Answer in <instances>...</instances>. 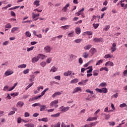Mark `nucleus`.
Listing matches in <instances>:
<instances>
[{"label":"nucleus","instance_id":"obj_7","mask_svg":"<svg viewBox=\"0 0 127 127\" xmlns=\"http://www.w3.org/2000/svg\"><path fill=\"white\" fill-rule=\"evenodd\" d=\"M96 53V49L95 48H91L90 50H89V58H91V57H92L93 56V55H94V54H95V53Z\"/></svg>","mask_w":127,"mask_h":127},{"label":"nucleus","instance_id":"obj_36","mask_svg":"<svg viewBox=\"0 0 127 127\" xmlns=\"http://www.w3.org/2000/svg\"><path fill=\"white\" fill-rule=\"evenodd\" d=\"M103 59H101L100 60H99L98 61H97L96 64V65L97 66L98 65H100V64L103 63Z\"/></svg>","mask_w":127,"mask_h":127},{"label":"nucleus","instance_id":"obj_25","mask_svg":"<svg viewBox=\"0 0 127 127\" xmlns=\"http://www.w3.org/2000/svg\"><path fill=\"white\" fill-rule=\"evenodd\" d=\"M58 68H56V67H55V66H53V67H52L51 70H50V72H56V71H57L58 70Z\"/></svg>","mask_w":127,"mask_h":127},{"label":"nucleus","instance_id":"obj_62","mask_svg":"<svg viewBox=\"0 0 127 127\" xmlns=\"http://www.w3.org/2000/svg\"><path fill=\"white\" fill-rule=\"evenodd\" d=\"M88 79H86L85 80H83V81H82V82L83 83V85H86L87 82H88Z\"/></svg>","mask_w":127,"mask_h":127},{"label":"nucleus","instance_id":"obj_28","mask_svg":"<svg viewBox=\"0 0 127 127\" xmlns=\"http://www.w3.org/2000/svg\"><path fill=\"white\" fill-rule=\"evenodd\" d=\"M19 27H13L11 30V32L12 33H14V32H15V31H17Z\"/></svg>","mask_w":127,"mask_h":127},{"label":"nucleus","instance_id":"obj_30","mask_svg":"<svg viewBox=\"0 0 127 127\" xmlns=\"http://www.w3.org/2000/svg\"><path fill=\"white\" fill-rule=\"evenodd\" d=\"M39 107H40V111H44V110H45V109H46V106H45L44 105H42L40 104V106H39Z\"/></svg>","mask_w":127,"mask_h":127},{"label":"nucleus","instance_id":"obj_57","mask_svg":"<svg viewBox=\"0 0 127 127\" xmlns=\"http://www.w3.org/2000/svg\"><path fill=\"white\" fill-rule=\"evenodd\" d=\"M111 116L109 114L108 115H107V114L105 115V119L106 120H109Z\"/></svg>","mask_w":127,"mask_h":127},{"label":"nucleus","instance_id":"obj_8","mask_svg":"<svg viewBox=\"0 0 127 127\" xmlns=\"http://www.w3.org/2000/svg\"><path fill=\"white\" fill-rule=\"evenodd\" d=\"M60 109L62 113H64L65 112H67V111L69 110V107H64L62 106L60 108Z\"/></svg>","mask_w":127,"mask_h":127},{"label":"nucleus","instance_id":"obj_56","mask_svg":"<svg viewBox=\"0 0 127 127\" xmlns=\"http://www.w3.org/2000/svg\"><path fill=\"white\" fill-rule=\"evenodd\" d=\"M110 28V26L109 25H107V26L105 27V28H104V30L105 31H108V30H109Z\"/></svg>","mask_w":127,"mask_h":127},{"label":"nucleus","instance_id":"obj_53","mask_svg":"<svg viewBox=\"0 0 127 127\" xmlns=\"http://www.w3.org/2000/svg\"><path fill=\"white\" fill-rule=\"evenodd\" d=\"M93 76H98L99 75V73L96 70H95L94 71H93Z\"/></svg>","mask_w":127,"mask_h":127},{"label":"nucleus","instance_id":"obj_47","mask_svg":"<svg viewBox=\"0 0 127 127\" xmlns=\"http://www.w3.org/2000/svg\"><path fill=\"white\" fill-rule=\"evenodd\" d=\"M5 28H7V29H8V28H11V25L10 23H8L7 24H6Z\"/></svg>","mask_w":127,"mask_h":127},{"label":"nucleus","instance_id":"obj_1","mask_svg":"<svg viewBox=\"0 0 127 127\" xmlns=\"http://www.w3.org/2000/svg\"><path fill=\"white\" fill-rule=\"evenodd\" d=\"M106 86H107V83L105 82L101 83L99 85V86L104 87L102 88V89H99L98 88H96V89H95V90L96 91V92H97V93H106L108 92V90L107 88H106Z\"/></svg>","mask_w":127,"mask_h":127},{"label":"nucleus","instance_id":"obj_42","mask_svg":"<svg viewBox=\"0 0 127 127\" xmlns=\"http://www.w3.org/2000/svg\"><path fill=\"white\" fill-rule=\"evenodd\" d=\"M61 126H62V127H70V125H65V124H64V123L63 122L62 123Z\"/></svg>","mask_w":127,"mask_h":127},{"label":"nucleus","instance_id":"obj_10","mask_svg":"<svg viewBox=\"0 0 127 127\" xmlns=\"http://www.w3.org/2000/svg\"><path fill=\"white\" fill-rule=\"evenodd\" d=\"M111 50L112 52H115L117 50V44L116 43H113Z\"/></svg>","mask_w":127,"mask_h":127},{"label":"nucleus","instance_id":"obj_52","mask_svg":"<svg viewBox=\"0 0 127 127\" xmlns=\"http://www.w3.org/2000/svg\"><path fill=\"white\" fill-rule=\"evenodd\" d=\"M33 84L34 82L30 83V84H29V85H28V86H27V87H26V90H28V89H29V88H30V87L33 86Z\"/></svg>","mask_w":127,"mask_h":127},{"label":"nucleus","instance_id":"obj_55","mask_svg":"<svg viewBox=\"0 0 127 127\" xmlns=\"http://www.w3.org/2000/svg\"><path fill=\"white\" fill-rule=\"evenodd\" d=\"M29 72V69H26V70H24V71H23V73L24 74H28Z\"/></svg>","mask_w":127,"mask_h":127},{"label":"nucleus","instance_id":"obj_33","mask_svg":"<svg viewBox=\"0 0 127 127\" xmlns=\"http://www.w3.org/2000/svg\"><path fill=\"white\" fill-rule=\"evenodd\" d=\"M52 61V57H49L47 59L46 63L47 64H50V63H51Z\"/></svg>","mask_w":127,"mask_h":127},{"label":"nucleus","instance_id":"obj_35","mask_svg":"<svg viewBox=\"0 0 127 127\" xmlns=\"http://www.w3.org/2000/svg\"><path fill=\"white\" fill-rule=\"evenodd\" d=\"M70 26V25H65L64 26H61V28H63V29L66 30V29L69 28Z\"/></svg>","mask_w":127,"mask_h":127},{"label":"nucleus","instance_id":"obj_23","mask_svg":"<svg viewBox=\"0 0 127 127\" xmlns=\"http://www.w3.org/2000/svg\"><path fill=\"white\" fill-rule=\"evenodd\" d=\"M25 127H35V125L34 124H32V123H30L29 124H25Z\"/></svg>","mask_w":127,"mask_h":127},{"label":"nucleus","instance_id":"obj_40","mask_svg":"<svg viewBox=\"0 0 127 127\" xmlns=\"http://www.w3.org/2000/svg\"><path fill=\"white\" fill-rule=\"evenodd\" d=\"M25 35L27 37H30V36H31V33H30V32H29V31H26L25 32Z\"/></svg>","mask_w":127,"mask_h":127},{"label":"nucleus","instance_id":"obj_2","mask_svg":"<svg viewBox=\"0 0 127 127\" xmlns=\"http://www.w3.org/2000/svg\"><path fill=\"white\" fill-rule=\"evenodd\" d=\"M49 89V88H46V89H45L43 92H41V95H40L39 96L33 97L32 98H30L29 100V102H32V101H35V100H37L38 99H40L42 96H44V95L45 94V93L48 91Z\"/></svg>","mask_w":127,"mask_h":127},{"label":"nucleus","instance_id":"obj_44","mask_svg":"<svg viewBox=\"0 0 127 127\" xmlns=\"http://www.w3.org/2000/svg\"><path fill=\"white\" fill-rule=\"evenodd\" d=\"M86 92L87 93H90L91 95H93L94 94L93 91H91V90H90L89 89H87V90H86Z\"/></svg>","mask_w":127,"mask_h":127},{"label":"nucleus","instance_id":"obj_49","mask_svg":"<svg viewBox=\"0 0 127 127\" xmlns=\"http://www.w3.org/2000/svg\"><path fill=\"white\" fill-rule=\"evenodd\" d=\"M61 123L60 122H58L57 124H56V125H54V127H61Z\"/></svg>","mask_w":127,"mask_h":127},{"label":"nucleus","instance_id":"obj_45","mask_svg":"<svg viewBox=\"0 0 127 127\" xmlns=\"http://www.w3.org/2000/svg\"><path fill=\"white\" fill-rule=\"evenodd\" d=\"M46 64H47L46 62H45L44 61H43L40 63V65H41V66H42V67H45Z\"/></svg>","mask_w":127,"mask_h":127},{"label":"nucleus","instance_id":"obj_16","mask_svg":"<svg viewBox=\"0 0 127 127\" xmlns=\"http://www.w3.org/2000/svg\"><path fill=\"white\" fill-rule=\"evenodd\" d=\"M12 74H13V71H9L7 70V71H6L5 72V76H9L10 75H11Z\"/></svg>","mask_w":127,"mask_h":127},{"label":"nucleus","instance_id":"obj_61","mask_svg":"<svg viewBox=\"0 0 127 127\" xmlns=\"http://www.w3.org/2000/svg\"><path fill=\"white\" fill-rule=\"evenodd\" d=\"M55 79H57V80L60 81V80H61V76H55Z\"/></svg>","mask_w":127,"mask_h":127},{"label":"nucleus","instance_id":"obj_15","mask_svg":"<svg viewBox=\"0 0 127 127\" xmlns=\"http://www.w3.org/2000/svg\"><path fill=\"white\" fill-rule=\"evenodd\" d=\"M24 103H23V102L19 101V102H18V103H17L16 106V107H19V108H21L24 106Z\"/></svg>","mask_w":127,"mask_h":127},{"label":"nucleus","instance_id":"obj_29","mask_svg":"<svg viewBox=\"0 0 127 127\" xmlns=\"http://www.w3.org/2000/svg\"><path fill=\"white\" fill-rule=\"evenodd\" d=\"M91 47H92V45H91L90 44H89L88 45H86V46H84V49L85 50H89V49H90Z\"/></svg>","mask_w":127,"mask_h":127},{"label":"nucleus","instance_id":"obj_17","mask_svg":"<svg viewBox=\"0 0 127 127\" xmlns=\"http://www.w3.org/2000/svg\"><path fill=\"white\" fill-rule=\"evenodd\" d=\"M40 0H35V1H34L33 2V4L36 6H39V5H40Z\"/></svg>","mask_w":127,"mask_h":127},{"label":"nucleus","instance_id":"obj_26","mask_svg":"<svg viewBox=\"0 0 127 127\" xmlns=\"http://www.w3.org/2000/svg\"><path fill=\"white\" fill-rule=\"evenodd\" d=\"M47 56L46 55H44L43 54H39V59H41L42 60L47 58Z\"/></svg>","mask_w":127,"mask_h":127},{"label":"nucleus","instance_id":"obj_60","mask_svg":"<svg viewBox=\"0 0 127 127\" xmlns=\"http://www.w3.org/2000/svg\"><path fill=\"white\" fill-rule=\"evenodd\" d=\"M19 95V93H11V96H13L14 97H16Z\"/></svg>","mask_w":127,"mask_h":127},{"label":"nucleus","instance_id":"obj_43","mask_svg":"<svg viewBox=\"0 0 127 127\" xmlns=\"http://www.w3.org/2000/svg\"><path fill=\"white\" fill-rule=\"evenodd\" d=\"M81 41H82V39H75V40H74L75 43H80Z\"/></svg>","mask_w":127,"mask_h":127},{"label":"nucleus","instance_id":"obj_27","mask_svg":"<svg viewBox=\"0 0 127 127\" xmlns=\"http://www.w3.org/2000/svg\"><path fill=\"white\" fill-rule=\"evenodd\" d=\"M61 94H62L61 92H56V93H54V94L52 95V97L53 98H55V97L59 95H61Z\"/></svg>","mask_w":127,"mask_h":127},{"label":"nucleus","instance_id":"obj_9","mask_svg":"<svg viewBox=\"0 0 127 127\" xmlns=\"http://www.w3.org/2000/svg\"><path fill=\"white\" fill-rule=\"evenodd\" d=\"M40 59V54H38L37 56H35L32 59V62L33 63H36V62H38Z\"/></svg>","mask_w":127,"mask_h":127},{"label":"nucleus","instance_id":"obj_24","mask_svg":"<svg viewBox=\"0 0 127 127\" xmlns=\"http://www.w3.org/2000/svg\"><path fill=\"white\" fill-rule=\"evenodd\" d=\"M93 32L92 31H86L84 32L83 35H92Z\"/></svg>","mask_w":127,"mask_h":127},{"label":"nucleus","instance_id":"obj_4","mask_svg":"<svg viewBox=\"0 0 127 127\" xmlns=\"http://www.w3.org/2000/svg\"><path fill=\"white\" fill-rule=\"evenodd\" d=\"M59 103V101L58 100H54V101H52V102H51L50 103V106L51 107H55V108H58V104Z\"/></svg>","mask_w":127,"mask_h":127},{"label":"nucleus","instance_id":"obj_32","mask_svg":"<svg viewBox=\"0 0 127 127\" xmlns=\"http://www.w3.org/2000/svg\"><path fill=\"white\" fill-rule=\"evenodd\" d=\"M84 8H82V9H81V10H79V11H78V12H76V14L77 15V16H79V15L81 14V12L82 11H84Z\"/></svg>","mask_w":127,"mask_h":127},{"label":"nucleus","instance_id":"obj_5","mask_svg":"<svg viewBox=\"0 0 127 127\" xmlns=\"http://www.w3.org/2000/svg\"><path fill=\"white\" fill-rule=\"evenodd\" d=\"M53 48L51 47L49 45H47L44 47V51L46 53H50L51 51H52Z\"/></svg>","mask_w":127,"mask_h":127},{"label":"nucleus","instance_id":"obj_13","mask_svg":"<svg viewBox=\"0 0 127 127\" xmlns=\"http://www.w3.org/2000/svg\"><path fill=\"white\" fill-rule=\"evenodd\" d=\"M69 5H70L69 3H67V4H66L65 6H64V7L63 8L62 11H64V12H66L68 9V7H69Z\"/></svg>","mask_w":127,"mask_h":127},{"label":"nucleus","instance_id":"obj_20","mask_svg":"<svg viewBox=\"0 0 127 127\" xmlns=\"http://www.w3.org/2000/svg\"><path fill=\"white\" fill-rule=\"evenodd\" d=\"M38 121L39 122H41L42 121V122H48L49 119L48 118H43L42 119H38Z\"/></svg>","mask_w":127,"mask_h":127},{"label":"nucleus","instance_id":"obj_12","mask_svg":"<svg viewBox=\"0 0 127 127\" xmlns=\"http://www.w3.org/2000/svg\"><path fill=\"white\" fill-rule=\"evenodd\" d=\"M97 120V117H89L87 120H86L87 122H91L92 121H96Z\"/></svg>","mask_w":127,"mask_h":127},{"label":"nucleus","instance_id":"obj_22","mask_svg":"<svg viewBox=\"0 0 127 127\" xmlns=\"http://www.w3.org/2000/svg\"><path fill=\"white\" fill-rule=\"evenodd\" d=\"M71 71H67V72H64V76L66 77L67 76H69L70 75H71Z\"/></svg>","mask_w":127,"mask_h":127},{"label":"nucleus","instance_id":"obj_6","mask_svg":"<svg viewBox=\"0 0 127 127\" xmlns=\"http://www.w3.org/2000/svg\"><path fill=\"white\" fill-rule=\"evenodd\" d=\"M98 123V122H93V123H91L90 124H86L83 127H92L93 126H96Z\"/></svg>","mask_w":127,"mask_h":127},{"label":"nucleus","instance_id":"obj_63","mask_svg":"<svg viewBox=\"0 0 127 127\" xmlns=\"http://www.w3.org/2000/svg\"><path fill=\"white\" fill-rule=\"evenodd\" d=\"M15 112L14 111H11L9 113H8V116H10L11 115H13L15 114Z\"/></svg>","mask_w":127,"mask_h":127},{"label":"nucleus","instance_id":"obj_37","mask_svg":"<svg viewBox=\"0 0 127 127\" xmlns=\"http://www.w3.org/2000/svg\"><path fill=\"white\" fill-rule=\"evenodd\" d=\"M60 116V113H57V114H54V115H51V117H54V118H57Z\"/></svg>","mask_w":127,"mask_h":127},{"label":"nucleus","instance_id":"obj_18","mask_svg":"<svg viewBox=\"0 0 127 127\" xmlns=\"http://www.w3.org/2000/svg\"><path fill=\"white\" fill-rule=\"evenodd\" d=\"M75 33H76V34H80L81 33V29L80 28V27H76L75 29Z\"/></svg>","mask_w":127,"mask_h":127},{"label":"nucleus","instance_id":"obj_51","mask_svg":"<svg viewBox=\"0 0 127 127\" xmlns=\"http://www.w3.org/2000/svg\"><path fill=\"white\" fill-rule=\"evenodd\" d=\"M74 35V31H71V32H70V33H68V36L69 37H73Z\"/></svg>","mask_w":127,"mask_h":127},{"label":"nucleus","instance_id":"obj_50","mask_svg":"<svg viewBox=\"0 0 127 127\" xmlns=\"http://www.w3.org/2000/svg\"><path fill=\"white\" fill-rule=\"evenodd\" d=\"M93 41L94 42H100L101 41V39L100 38H94L93 39Z\"/></svg>","mask_w":127,"mask_h":127},{"label":"nucleus","instance_id":"obj_14","mask_svg":"<svg viewBox=\"0 0 127 127\" xmlns=\"http://www.w3.org/2000/svg\"><path fill=\"white\" fill-rule=\"evenodd\" d=\"M82 56L85 59L90 58V53L88 52H84L83 53Z\"/></svg>","mask_w":127,"mask_h":127},{"label":"nucleus","instance_id":"obj_59","mask_svg":"<svg viewBox=\"0 0 127 127\" xmlns=\"http://www.w3.org/2000/svg\"><path fill=\"white\" fill-rule=\"evenodd\" d=\"M34 48V46H32V47H30V48H27V51H28V52H29V51H31L32 50H33Z\"/></svg>","mask_w":127,"mask_h":127},{"label":"nucleus","instance_id":"obj_39","mask_svg":"<svg viewBox=\"0 0 127 127\" xmlns=\"http://www.w3.org/2000/svg\"><path fill=\"white\" fill-rule=\"evenodd\" d=\"M69 57H70V59L71 60L75 59L76 58H77V56H76L75 55H74L73 54H71V55H70Z\"/></svg>","mask_w":127,"mask_h":127},{"label":"nucleus","instance_id":"obj_21","mask_svg":"<svg viewBox=\"0 0 127 127\" xmlns=\"http://www.w3.org/2000/svg\"><path fill=\"white\" fill-rule=\"evenodd\" d=\"M87 69H89V70H87V73H92V72L93 71V67L92 66H89L87 68Z\"/></svg>","mask_w":127,"mask_h":127},{"label":"nucleus","instance_id":"obj_48","mask_svg":"<svg viewBox=\"0 0 127 127\" xmlns=\"http://www.w3.org/2000/svg\"><path fill=\"white\" fill-rule=\"evenodd\" d=\"M120 108H124L125 107H127V105L125 103H123V104H121V105H120Z\"/></svg>","mask_w":127,"mask_h":127},{"label":"nucleus","instance_id":"obj_46","mask_svg":"<svg viewBox=\"0 0 127 127\" xmlns=\"http://www.w3.org/2000/svg\"><path fill=\"white\" fill-rule=\"evenodd\" d=\"M20 6H15L14 7H12V8H9V10H13V9H16V8H19Z\"/></svg>","mask_w":127,"mask_h":127},{"label":"nucleus","instance_id":"obj_3","mask_svg":"<svg viewBox=\"0 0 127 127\" xmlns=\"http://www.w3.org/2000/svg\"><path fill=\"white\" fill-rule=\"evenodd\" d=\"M17 83H15L14 84V85L13 86V87H12V88H10V89H8L9 86H8V85L4 86L3 90L4 91H12V90H13L14 89V88H15V87L17 86Z\"/></svg>","mask_w":127,"mask_h":127},{"label":"nucleus","instance_id":"obj_38","mask_svg":"<svg viewBox=\"0 0 127 127\" xmlns=\"http://www.w3.org/2000/svg\"><path fill=\"white\" fill-rule=\"evenodd\" d=\"M39 15H40L39 13H36V14H33L32 16V17L33 19H35V20H37V19H35V18L38 16H39Z\"/></svg>","mask_w":127,"mask_h":127},{"label":"nucleus","instance_id":"obj_64","mask_svg":"<svg viewBox=\"0 0 127 127\" xmlns=\"http://www.w3.org/2000/svg\"><path fill=\"white\" fill-rule=\"evenodd\" d=\"M78 61H79V63L80 64H82V63H83V59H82V58H79Z\"/></svg>","mask_w":127,"mask_h":127},{"label":"nucleus","instance_id":"obj_34","mask_svg":"<svg viewBox=\"0 0 127 127\" xmlns=\"http://www.w3.org/2000/svg\"><path fill=\"white\" fill-rule=\"evenodd\" d=\"M26 64H21V65H19V66H18V68H26Z\"/></svg>","mask_w":127,"mask_h":127},{"label":"nucleus","instance_id":"obj_41","mask_svg":"<svg viewBox=\"0 0 127 127\" xmlns=\"http://www.w3.org/2000/svg\"><path fill=\"white\" fill-rule=\"evenodd\" d=\"M93 25L95 29H97V28H98V27L99 26V23H96V24L93 23Z\"/></svg>","mask_w":127,"mask_h":127},{"label":"nucleus","instance_id":"obj_31","mask_svg":"<svg viewBox=\"0 0 127 127\" xmlns=\"http://www.w3.org/2000/svg\"><path fill=\"white\" fill-rule=\"evenodd\" d=\"M79 80L77 78H75V79H73V80H71L70 82V84H72L73 83H77L78 82Z\"/></svg>","mask_w":127,"mask_h":127},{"label":"nucleus","instance_id":"obj_54","mask_svg":"<svg viewBox=\"0 0 127 127\" xmlns=\"http://www.w3.org/2000/svg\"><path fill=\"white\" fill-rule=\"evenodd\" d=\"M37 106H41L40 103H35V104H33L32 105L33 107H36Z\"/></svg>","mask_w":127,"mask_h":127},{"label":"nucleus","instance_id":"obj_58","mask_svg":"<svg viewBox=\"0 0 127 127\" xmlns=\"http://www.w3.org/2000/svg\"><path fill=\"white\" fill-rule=\"evenodd\" d=\"M112 56L110 54H107L104 56V58L107 59L108 58H111Z\"/></svg>","mask_w":127,"mask_h":127},{"label":"nucleus","instance_id":"obj_19","mask_svg":"<svg viewBox=\"0 0 127 127\" xmlns=\"http://www.w3.org/2000/svg\"><path fill=\"white\" fill-rule=\"evenodd\" d=\"M114 64L113 63V62H111V61H108L107 62H106V63L105 64V66H114Z\"/></svg>","mask_w":127,"mask_h":127},{"label":"nucleus","instance_id":"obj_11","mask_svg":"<svg viewBox=\"0 0 127 127\" xmlns=\"http://www.w3.org/2000/svg\"><path fill=\"white\" fill-rule=\"evenodd\" d=\"M82 92V89L80 87H76L75 88L72 92L73 94H75L77 92Z\"/></svg>","mask_w":127,"mask_h":127}]
</instances>
